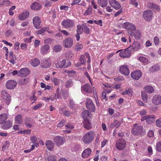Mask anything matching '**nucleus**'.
I'll return each instance as SVG.
<instances>
[{"instance_id":"f257e3e1","label":"nucleus","mask_w":161,"mask_h":161,"mask_svg":"<svg viewBox=\"0 0 161 161\" xmlns=\"http://www.w3.org/2000/svg\"><path fill=\"white\" fill-rule=\"evenodd\" d=\"M94 132L93 131H90L86 133L82 138L83 142L86 144H89L94 139Z\"/></svg>"},{"instance_id":"f03ea898","label":"nucleus","mask_w":161,"mask_h":161,"mask_svg":"<svg viewBox=\"0 0 161 161\" xmlns=\"http://www.w3.org/2000/svg\"><path fill=\"white\" fill-rule=\"evenodd\" d=\"M1 97L3 101L7 105H8L11 101V97L6 90H3L2 91Z\"/></svg>"},{"instance_id":"7ed1b4c3","label":"nucleus","mask_w":161,"mask_h":161,"mask_svg":"<svg viewBox=\"0 0 161 161\" xmlns=\"http://www.w3.org/2000/svg\"><path fill=\"white\" fill-rule=\"evenodd\" d=\"M126 141L123 139H119L116 142V147L119 150H123L126 147Z\"/></svg>"},{"instance_id":"20e7f679","label":"nucleus","mask_w":161,"mask_h":161,"mask_svg":"<svg viewBox=\"0 0 161 161\" xmlns=\"http://www.w3.org/2000/svg\"><path fill=\"white\" fill-rule=\"evenodd\" d=\"M155 116L154 115H146L143 116L141 119V121L146 120L147 124H152L155 122Z\"/></svg>"},{"instance_id":"39448f33","label":"nucleus","mask_w":161,"mask_h":161,"mask_svg":"<svg viewBox=\"0 0 161 161\" xmlns=\"http://www.w3.org/2000/svg\"><path fill=\"white\" fill-rule=\"evenodd\" d=\"M71 65L70 61L68 62L66 64V60L64 59L61 61H58L55 64L56 68H62L68 67Z\"/></svg>"},{"instance_id":"423d86ee","label":"nucleus","mask_w":161,"mask_h":161,"mask_svg":"<svg viewBox=\"0 0 161 161\" xmlns=\"http://www.w3.org/2000/svg\"><path fill=\"white\" fill-rule=\"evenodd\" d=\"M143 130L142 126L135 124L134 125V128L131 130L132 133L134 135L138 136L141 134Z\"/></svg>"},{"instance_id":"0eeeda50","label":"nucleus","mask_w":161,"mask_h":161,"mask_svg":"<svg viewBox=\"0 0 161 161\" xmlns=\"http://www.w3.org/2000/svg\"><path fill=\"white\" fill-rule=\"evenodd\" d=\"M87 108L92 112H94L96 110V107L92 101L89 98H87L86 103Z\"/></svg>"},{"instance_id":"6e6552de","label":"nucleus","mask_w":161,"mask_h":161,"mask_svg":"<svg viewBox=\"0 0 161 161\" xmlns=\"http://www.w3.org/2000/svg\"><path fill=\"white\" fill-rule=\"evenodd\" d=\"M122 27L125 29L129 30L128 32L129 33H130L132 31L136 29V27L133 24L128 22L123 23Z\"/></svg>"},{"instance_id":"1a4fd4ad","label":"nucleus","mask_w":161,"mask_h":161,"mask_svg":"<svg viewBox=\"0 0 161 161\" xmlns=\"http://www.w3.org/2000/svg\"><path fill=\"white\" fill-rule=\"evenodd\" d=\"M53 141L56 145L59 147L62 145L65 142V140L64 137L57 136L53 139Z\"/></svg>"},{"instance_id":"9d476101","label":"nucleus","mask_w":161,"mask_h":161,"mask_svg":"<svg viewBox=\"0 0 161 161\" xmlns=\"http://www.w3.org/2000/svg\"><path fill=\"white\" fill-rule=\"evenodd\" d=\"M73 39L70 37L65 39L63 42V45L65 48H70L73 45Z\"/></svg>"},{"instance_id":"9b49d317","label":"nucleus","mask_w":161,"mask_h":161,"mask_svg":"<svg viewBox=\"0 0 161 161\" xmlns=\"http://www.w3.org/2000/svg\"><path fill=\"white\" fill-rule=\"evenodd\" d=\"M62 25L65 28H69L74 26V22L69 19L64 20L62 22Z\"/></svg>"},{"instance_id":"f8f14e48","label":"nucleus","mask_w":161,"mask_h":161,"mask_svg":"<svg viewBox=\"0 0 161 161\" xmlns=\"http://www.w3.org/2000/svg\"><path fill=\"white\" fill-rule=\"evenodd\" d=\"M17 85L16 81L13 80H10L6 82V86L7 89L12 90Z\"/></svg>"},{"instance_id":"ddd939ff","label":"nucleus","mask_w":161,"mask_h":161,"mask_svg":"<svg viewBox=\"0 0 161 161\" xmlns=\"http://www.w3.org/2000/svg\"><path fill=\"white\" fill-rule=\"evenodd\" d=\"M24 123L25 126L27 127L31 128L32 127L34 123V121L31 118L26 117L24 120Z\"/></svg>"},{"instance_id":"4468645a","label":"nucleus","mask_w":161,"mask_h":161,"mask_svg":"<svg viewBox=\"0 0 161 161\" xmlns=\"http://www.w3.org/2000/svg\"><path fill=\"white\" fill-rule=\"evenodd\" d=\"M121 51V52L119 53V55L121 57L127 58L129 57L131 55V52L130 50H128V48L125 49L124 50L122 51L119 50L117 52L118 53L119 51Z\"/></svg>"},{"instance_id":"2eb2a0df","label":"nucleus","mask_w":161,"mask_h":161,"mask_svg":"<svg viewBox=\"0 0 161 161\" xmlns=\"http://www.w3.org/2000/svg\"><path fill=\"white\" fill-rule=\"evenodd\" d=\"M30 71L27 68H23L21 69L18 72V75L22 77L26 76L30 74Z\"/></svg>"},{"instance_id":"dca6fc26","label":"nucleus","mask_w":161,"mask_h":161,"mask_svg":"<svg viewBox=\"0 0 161 161\" xmlns=\"http://www.w3.org/2000/svg\"><path fill=\"white\" fill-rule=\"evenodd\" d=\"M153 12L149 10H146L144 12L143 17L144 19L147 21L150 20L152 18Z\"/></svg>"},{"instance_id":"f3484780","label":"nucleus","mask_w":161,"mask_h":161,"mask_svg":"<svg viewBox=\"0 0 161 161\" xmlns=\"http://www.w3.org/2000/svg\"><path fill=\"white\" fill-rule=\"evenodd\" d=\"M120 73L125 75H128L129 74L130 70L127 66L126 65L121 66L119 69Z\"/></svg>"},{"instance_id":"a211bd4d","label":"nucleus","mask_w":161,"mask_h":161,"mask_svg":"<svg viewBox=\"0 0 161 161\" xmlns=\"http://www.w3.org/2000/svg\"><path fill=\"white\" fill-rule=\"evenodd\" d=\"M33 23L34 27L36 29H38L41 27V20L38 16H36L33 18Z\"/></svg>"},{"instance_id":"6ab92c4d","label":"nucleus","mask_w":161,"mask_h":161,"mask_svg":"<svg viewBox=\"0 0 161 161\" xmlns=\"http://www.w3.org/2000/svg\"><path fill=\"white\" fill-rule=\"evenodd\" d=\"M142 75V72L140 70L134 71L130 74L131 77L136 80H138Z\"/></svg>"},{"instance_id":"aec40b11","label":"nucleus","mask_w":161,"mask_h":161,"mask_svg":"<svg viewBox=\"0 0 161 161\" xmlns=\"http://www.w3.org/2000/svg\"><path fill=\"white\" fill-rule=\"evenodd\" d=\"M81 91L86 93H90L92 92V87L89 84H86L84 86H81Z\"/></svg>"},{"instance_id":"412c9836","label":"nucleus","mask_w":161,"mask_h":161,"mask_svg":"<svg viewBox=\"0 0 161 161\" xmlns=\"http://www.w3.org/2000/svg\"><path fill=\"white\" fill-rule=\"evenodd\" d=\"M109 3L110 5L115 9H118L121 7V5L116 0H109Z\"/></svg>"},{"instance_id":"4be33fe9","label":"nucleus","mask_w":161,"mask_h":161,"mask_svg":"<svg viewBox=\"0 0 161 161\" xmlns=\"http://www.w3.org/2000/svg\"><path fill=\"white\" fill-rule=\"evenodd\" d=\"M153 103L155 105H158L161 104V96L155 95L152 99Z\"/></svg>"},{"instance_id":"5701e85b","label":"nucleus","mask_w":161,"mask_h":161,"mask_svg":"<svg viewBox=\"0 0 161 161\" xmlns=\"http://www.w3.org/2000/svg\"><path fill=\"white\" fill-rule=\"evenodd\" d=\"M92 151L90 148H87L84 150L81 155V156L83 158H86L89 157Z\"/></svg>"},{"instance_id":"b1692460","label":"nucleus","mask_w":161,"mask_h":161,"mask_svg":"<svg viewBox=\"0 0 161 161\" xmlns=\"http://www.w3.org/2000/svg\"><path fill=\"white\" fill-rule=\"evenodd\" d=\"M83 127L87 130H89L92 128V125L88 119H84L83 121Z\"/></svg>"},{"instance_id":"393cba45","label":"nucleus","mask_w":161,"mask_h":161,"mask_svg":"<svg viewBox=\"0 0 161 161\" xmlns=\"http://www.w3.org/2000/svg\"><path fill=\"white\" fill-rule=\"evenodd\" d=\"M12 122L9 120H7L2 125L1 128L3 130H8L11 127Z\"/></svg>"},{"instance_id":"a878e982","label":"nucleus","mask_w":161,"mask_h":161,"mask_svg":"<svg viewBox=\"0 0 161 161\" xmlns=\"http://www.w3.org/2000/svg\"><path fill=\"white\" fill-rule=\"evenodd\" d=\"M141 47L140 44L137 41L134 42L132 45L130 47H131L133 50L135 51L139 50L141 48Z\"/></svg>"},{"instance_id":"bb28decb","label":"nucleus","mask_w":161,"mask_h":161,"mask_svg":"<svg viewBox=\"0 0 161 161\" xmlns=\"http://www.w3.org/2000/svg\"><path fill=\"white\" fill-rule=\"evenodd\" d=\"M45 145L47 149L49 151H52L54 148V144L52 141L49 140L47 141L45 143Z\"/></svg>"},{"instance_id":"cd10ccee","label":"nucleus","mask_w":161,"mask_h":161,"mask_svg":"<svg viewBox=\"0 0 161 161\" xmlns=\"http://www.w3.org/2000/svg\"><path fill=\"white\" fill-rule=\"evenodd\" d=\"M49 48L50 47L48 44L42 46L41 48L40 52L43 55L46 54L48 53Z\"/></svg>"},{"instance_id":"c85d7f7f","label":"nucleus","mask_w":161,"mask_h":161,"mask_svg":"<svg viewBox=\"0 0 161 161\" xmlns=\"http://www.w3.org/2000/svg\"><path fill=\"white\" fill-rule=\"evenodd\" d=\"M132 36H134L136 39H139L141 36V33L138 30H134L132 31L130 33Z\"/></svg>"},{"instance_id":"c756f323","label":"nucleus","mask_w":161,"mask_h":161,"mask_svg":"<svg viewBox=\"0 0 161 161\" xmlns=\"http://www.w3.org/2000/svg\"><path fill=\"white\" fill-rule=\"evenodd\" d=\"M121 124V123L119 121L115 120L113 123L110 124L109 127L112 129H113L114 127L117 128Z\"/></svg>"},{"instance_id":"7c9ffc66","label":"nucleus","mask_w":161,"mask_h":161,"mask_svg":"<svg viewBox=\"0 0 161 161\" xmlns=\"http://www.w3.org/2000/svg\"><path fill=\"white\" fill-rule=\"evenodd\" d=\"M51 65V64L46 60L42 61L41 64V67L44 69H47L50 67Z\"/></svg>"},{"instance_id":"2f4dec72","label":"nucleus","mask_w":161,"mask_h":161,"mask_svg":"<svg viewBox=\"0 0 161 161\" xmlns=\"http://www.w3.org/2000/svg\"><path fill=\"white\" fill-rule=\"evenodd\" d=\"M29 13L28 11H25L22 13L19 16V19L21 20H25L29 16Z\"/></svg>"},{"instance_id":"473e14b6","label":"nucleus","mask_w":161,"mask_h":161,"mask_svg":"<svg viewBox=\"0 0 161 161\" xmlns=\"http://www.w3.org/2000/svg\"><path fill=\"white\" fill-rule=\"evenodd\" d=\"M31 8L32 9L34 10H38L40 9L41 5L38 3L34 2L31 5Z\"/></svg>"},{"instance_id":"72a5a7b5","label":"nucleus","mask_w":161,"mask_h":161,"mask_svg":"<svg viewBox=\"0 0 161 161\" xmlns=\"http://www.w3.org/2000/svg\"><path fill=\"white\" fill-rule=\"evenodd\" d=\"M15 121L17 124L21 125L23 123L22 117L21 114H18L15 118Z\"/></svg>"},{"instance_id":"f704fd0d","label":"nucleus","mask_w":161,"mask_h":161,"mask_svg":"<svg viewBox=\"0 0 161 161\" xmlns=\"http://www.w3.org/2000/svg\"><path fill=\"white\" fill-rule=\"evenodd\" d=\"M40 61L38 58H34L31 61V65L34 67L37 66L40 64Z\"/></svg>"},{"instance_id":"c9c22d12","label":"nucleus","mask_w":161,"mask_h":161,"mask_svg":"<svg viewBox=\"0 0 161 161\" xmlns=\"http://www.w3.org/2000/svg\"><path fill=\"white\" fill-rule=\"evenodd\" d=\"M97 3L101 7H105L108 4V0H98Z\"/></svg>"},{"instance_id":"e433bc0d","label":"nucleus","mask_w":161,"mask_h":161,"mask_svg":"<svg viewBox=\"0 0 161 161\" xmlns=\"http://www.w3.org/2000/svg\"><path fill=\"white\" fill-rule=\"evenodd\" d=\"M145 90L148 93H152L154 92V89L153 87L149 86H146L144 87Z\"/></svg>"},{"instance_id":"4c0bfd02","label":"nucleus","mask_w":161,"mask_h":161,"mask_svg":"<svg viewBox=\"0 0 161 161\" xmlns=\"http://www.w3.org/2000/svg\"><path fill=\"white\" fill-rule=\"evenodd\" d=\"M91 113L87 110H85L82 113V115L83 119H87V118L89 117Z\"/></svg>"},{"instance_id":"58836bf2","label":"nucleus","mask_w":161,"mask_h":161,"mask_svg":"<svg viewBox=\"0 0 161 161\" xmlns=\"http://www.w3.org/2000/svg\"><path fill=\"white\" fill-rule=\"evenodd\" d=\"M141 96L143 101L145 103H147L148 100V95L145 92L142 91L141 92Z\"/></svg>"},{"instance_id":"ea45409f","label":"nucleus","mask_w":161,"mask_h":161,"mask_svg":"<svg viewBox=\"0 0 161 161\" xmlns=\"http://www.w3.org/2000/svg\"><path fill=\"white\" fill-rule=\"evenodd\" d=\"M29 81V79L28 78H22L19 80V83L21 85H25L27 84Z\"/></svg>"},{"instance_id":"a19ab883","label":"nucleus","mask_w":161,"mask_h":161,"mask_svg":"<svg viewBox=\"0 0 161 161\" xmlns=\"http://www.w3.org/2000/svg\"><path fill=\"white\" fill-rule=\"evenodd\" d=\"M65 72L67 73L68 74L69 76L70 77H73L76 75V72L73 70L70 71L66 70L65 71Z\"/></svg>"},{"instance_id":"79ce46f5","label":"nucleus","mask_w":161,"mask_h":161,"mask_svg":"<svg viewBox=\"0 0 161 161\" xmlns=\"http://www.w3.org/2000/svg\"><path fill=\"white\" fill-rule=\"evenodd\" d=\"M73 85V83L72 79L68 80L65 83V87L67 88L72 86Z\"/></svg>"},{"instance_id":"37998d69","label":"nucleus","mask_w":161,"mask_h":161,"mask_svg":"<svg viewBox=\"0 0 161 161\" xmlns=\"http://www.w3.org/2000/svg\"><path fill=\"white\" fill-rule=\"evenodd\" d=\"M16 60V58L15 56H9V61L13 65H14Z\"/></svg>"},{"instance_id":"c03bdc74","label":"nucleus","mask_w":161,"mask_h":161,"mask_svg":"<svg viewBox=\"0 0 161 161\" xmlns=\"http://www.w3.org/2000/svg\"><path fill=\"white\" fill-rule=\"evenodd\" d=\"M160 66L156 64L153 66L150 69V70L151 72H153L159 70L160 69Z\"/></svg>"},{"instance_id":"a18cd8bd","label":"nucleus","mask_w":161,"mask_h":161,"mask_svg":"<svg viewBox=\"0 0 161 161\" xmlns=\"http://www.w3.org/2000/svg\"><path fill=\"white\" fill-rule=\"evenodd\" d=\"M92 7H89L84 13V15L86 16L91 15L92 13Z\"/></svg>"},{"instance_id":"49530a36","label":"nucleus","mask_w":161,"mask_h":161,"mask_svg":"<svg viewBox=\"0 0 161 161\" xmlns=\"http://www.w3.org/2000/svg\"><path fill=\"white\" fill-rule=\"evenodd\" d=\"M7 115H0V124L3 123L7 119Z\"/></svg>"},{"instance_id":"de8ad7c7","label":"nucleus","mask_w":161,"mask_h":161,"mask_svg":"<svg viewBox=\"0 0 161 161\" xmlns=\"http://www.w3.org/2000/svg\"><path fill=\"white\" fill-rule=\"evenodd\" d=\"M77 29L76 30L77 33L81 34L83 32V27L81 25H78L77 26Z\"/></svg>"},{"instance_id":"09e8293b","label":"nucleus","mask_w":161,"mask_h":161,"mask_svg":"<svg viewBox=\"0 0 161 161\" xmlns=\"http://www.w3.org/2000/svg\"><path fill=\"white\" fill-rule=\"evenodd\" d=\"M83 45L79 43H78L75 46L74 49L76 51H80V49H82L83 48Z\"/></svg>"},{"instance_id":"8fccbe9b","label":"nucleus","mask_w":161,"mask_h":161,"mask_svg":"<svg viewBox=\"0 0 161 161\" xmlns=\"http://www.w3.org/2000/svg\"><path fill=\"white\" fill-rule=\"evenodd\" d=\"M83 31L86 34H89L90 31V29L87 25L85 24H83Z\"/></svg>"},{"instance_id":"3c124183","label":"nucleus","mask_w":161,"mask_h":161,"mask_svg":"<svg viewBox=\"0 0 161 161\" xmlns=\"http://www.w3.org/2000/svg\"><path fill=\"white\" fill-rule=\"evenodd\" d=\"M61 49V47L60 45H56L53 47V49L55 52H60Z\"/></svg>"},{"instance_id":"603ef678","label":"nucleus","mask_w":161,"mask_h":161,"mask_svg":"<svg viewBox=\"0 0 161 161\" xmlns=\"http://www.w3.org/2000/svg\"><path fill=\"white\" fill-rule=\"evenodd\" d=\"M79 61L82 64H85L86 61L85 56L83 55H81L80 57Z\"/></svg>"},{"instance_id":"864d4df0","label":"nucleus","mask_w":161,"mask_h":161,"mask_svg":"<svg viewBox=\"0 0 161 161\" xmlns=\"http://www.w3.org/2000/svg\"><path fill=\"white\" fill-rule=\"evenodd\" d=\"M156 149L157 151L161 152V141L157 143Z\"/></svg>"},{"instance_id":"5fc2aeb1","label":"nucleus","mask_w":161,"mask_h":161,"mask_svg":"<svg viewBox=\"0 0 161 161\" xmlns=\"http://www.w3.org/2000/svg\"><path fill=\"white\" fill-rule=\"evenodd\" d=\"M150 5L149 6L150 8H154L157 10H159L160 8L158 6V5L153 3H150Z\"/></svg>"},{"instance_id":"6e6d98bb","label":"nucleus","mask_w":161,"mask_h":161,"mask_svg":"<svg viewBox=\"0 0 161 161\" xmlns=\"http://www.w3.org/2000/svg\"><path fill=\"white\" fill-rule=\"evenodd\" d=\"M52 81L53 82L55 85H58L59 84V79L55 78L53 77L52 79Z\"/></svg>"},{"instance_id":"4d7b16f0","label":"nucleus","mask_w":161,"mask_h":161,"mask_svg":"<svg viewBox=\"0 0 161 161\" xmlns=\"http://www.w3.org/2000/svg\"><path fill=\"white\" fill-rule=\"evenodd\" d=\"M47 28L45 27H42L41 30H39L36 31V33L38 34H41L44 32L45 31H47Z\"/></svg>"},{"instance_id":"13d9d810","label":"nucleus","mask_w":161,"mask_h":161,"mask_svg":"<svg viewBox=\"0 0 161 161\" xmlns=\"http://www.w3.org/2000/svg\"><path fill=\"white\" fill-rule=\"evenodd\" d=\"M75 104L72 100L70 99L69 102V107L71 109H73L75 107Z\"/></svg>"},{"instance_id":"bf43d9fd","label":"nucleus","mask_w":161,"mask_h":161,"mask_svg":"<svg viewBox=\"0 0 161 161\" xmlns=\"http://www.w3.org/2000/svg\"><path fill=\"white\" fill-rule=\"evenodd\" d=\"M139 60L144 63H146L148 61L147 58L143 57H140L139 58Z\"/></svg>"},{"instance_id":"052dcab7","label":"nucleus","mask_w":161,"mask_h":161,"mask_svg":"<svg viewBox=\"0 0 161 161\" xmlns=\"http://www.w3.org/2000/svg\"><path fill=\"white\" fill-rule=\"evenodd\" d=\"M156 125L158 127H161V118L159 119L156 120Z\"/></svg>"},{"instance_id":"680f3d73","label":"nucleus","mask_w":161,"mask_h":161,"mask_svg":"<svg viewBox=\"0 0 161 161\" xmlns=\"http://www.w3.org/2000/svg\"><path fill=\"white\" fill-rule=\"evenodd\" d=\"M42 106V104L40 103L36 105L35 106L33 107V109L34 110H37L41 107Z\"/></svg>"},{"instance_id":"e2e57ef3","label":"nucleus","mask_w":161,"mask_h":161,"mask_svg":"<svg viewBox=\"0 0 161 161\" xmlns=\"http://www.w3.org/2000/svg\"><path fill=\"white\" fill-rule=\"evenodd\" d=\"M154 42L156 45H158L159 44V39L158 37L155 36L154 38Z\"/></svg>"},{"instance_id":"0e129e2a","label":"nucleus","mask_w":161,"mask_h":161,"mask_svg":"<svg viewBox=\"0 0 161 161\" xmlns=\"http://www.w3.org/2000/svg\"><path fill=\"white\" fill-rule=\"evenodd\" d=\"M30 140L32 142L34 143L36 142L37 137L35 136H31L30 137Z\"/></svg>"},{"instance_id":"69168bd1","label":"nucleus","mask_w":161,"mask_h":161,"mask_svg":"<svg viewBox=\"0 0 161 161\" xmlns=\"http://www.w3.org/2000/svg\"><path fill=\"white\" fill-rule=\"evenodd\" d=\"M106 93L105 92H102V99H105L106 101H107L108 99V98H106Z\"/></svg>"},{"instance_id":"338daca9","label":"nucleus","mask_w":161,"mask_h":161,"mask_svg":"<svg viewBox=\"0 0 161 161\" xmlns=\"http://www.w3.org/2000/svg\"><path fill=\"white\" fill-rule=\"evenodd\" d=\"M53 40L51 38H47L44 40V42L45 44L50 43L52 42Z\"/></svg>"},{"instance_id":"774afa93","label":"nucleus","mask_w":161,"mask_h":161,"mask_svg":"<svg viewBox=\"0 0 161 161\" xmlns=\"http://www.w3.org/2000/svg\"><path fill=\"white\" fill-rule=\"evenodd\" d=\"M65 121L64 120H62L58 125V127H62L64 125Z\"/></svg>"}]
</instances>
